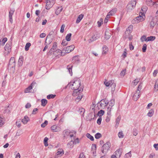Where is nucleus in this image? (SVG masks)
Wrapping results in <instances>:
<instances>
[{"instance_id": "1", "label": "nucleus", "mask_w": 158, "mask_h": 158, "mask_svg": "<svg viewBox=\"0 0 158 158\" xmlns=\"http://www.w3.org/2000/svg\"><path fill=\"white\" fill-rule=\"evenodd\" d=\"M72 89L74 90L73 93V96H75L78 92L80 93L83 91V89L81 86V81L79 79L75 80L73 84L70 82L69 84Z\"/></svg>"}, {"instance_id": "2", "label": "nucleus", "mask_w": 158, "mask_h": 158, "mask_svg": "<svg viewBox=\"0 0 158 158\" xmlns=\"http://www.w3.org/2000/svg\"><path fill=\"white\" fill-rule=\"evenodd\" d=\"M110 146V143L109 142H107L104 144L101 149L102 153L104 154H106L109 150Z\"/></svg>"}, {"instance_id": "3", "label": "nucleus", "mask_w": 158, "mask_h": 158, "mask_svg": "<svg viewBox=\"0 0 158 158\" xmlns=\"http://www.w3.org/2000/svg\"><path fill=\"white\" fill-rule=\"evenodd\" d=\"M136 4V2L135 0H132L130 2L127 6V10L128 12L131 11L135 7Z\"/></svg>"}, {"instance_id": "4", "label": "nucleus", "mask_w": 158, "mask_h": 158, "mask_svg": "<svg viewBox=\"0 0 158 158\" xmlns=\"http://www.w3.org/2000/svg\"><path fill=\"white\" fill-rule=\"evenodd\" d=\"M142 88V85L140 84L138 87L137 89L135 92L134 94L133 98L134 101H137L139 98L140 95V91Z\"/></svg>"}, {"instance_id": "5", "label": "nucleus", "mask_w": 158, "mask_h": 158, "mask_svg": "<svg viewBox=\"0 0 158 158\" xmlns=\"http://www.w3.org/2000/svg\"><path fill=\"white\" fill-rule=\"evenodd\" d=\"M55 3V0H47L46 3V9L49 10Z\"/></svg>"}, {"instance_id": "6", "label": "nucleus", "mask_w": 158, "mask_h": 158, "mask_svg": "<svg viewBox=\"0 0 158 158\" xmlns=\"http://www.w3.org/2000/svg\"><path fill=\"white\" fill-rule=\"evenodd\" d=\"M15 64L16 62L14 57H11L8 64L9 67L10 68H14L15 69Z\"/></svg>"}, {"instance_id": "7", "label": "nucleus", "mask_w": 158, "mask_h": 158, "mask_svg": "<svg viewBox=\"0 0 158 158\" xmlns=\"http://www.w3.org/2000/svg\"><path fill=\"white\" fill-rule=\"evenodd\" d=\"M74 48V45H72L71 46H68L64 48L63 49V51H65V52L66 53H68L72 51L73 50Z\"/></svg>"}, {"instance_id": "8", "label": "nucleus", "mask_w": 158, "mask_h": 158, "mask_svg": "<svg viewBox=\"0 0 158 158\" xmlns=\"http://www.w3.org/2000/svg\"><path fill=\"white\" fill-rule=\"evenodd\" d=\"M100 106L103 109L108 104V101L106 99L102 100L99 102Z\"/></svg>"}, {"instance_id": "9", "label": "nucleus", "mask_w": 158, "mask_h": 158, "mask_svg": "<svg viewBox=\"0 0 158 158\" xmlns=\"http://www.w3.org/2000/svg\"><path fill=\"white\" fill-rule=\"evenodd\" d=\"M133 29V26L132 25H130L127 28L126 31L125 33L126 37H127L130 35V34L132 31Z\"/></svg>"}, {"instance_id": "10", "label": "nucleus", "mask_w": 158, "mask_h": 158, "mask_svg": "<svg viewBox=\"0 0 158 158\" xmlns=\"http://www.w3.org/2000/svg\"><path fill=\"white\" fill-rule=\"evenodd\" d=\"M11 43L8 42L6 45L5 47V50L6 51L9 53L11 51Z\"/></svg>"}, {"instance_id": "11", "label": "nucleus", "mask_w": 158, "mask_h": 158, "mask_svg": "<svg viewBox=\"0 0 158 158\" xmlns=\"http://www.w3.org/2000/svg\"><path fill=\"white\" fill-rule=\"evenodd\" d=\"M51 129L53 131L55 132H59L60 131L61 129L59 127L56 125H54L51 127Z\"/></svg>"}, {"instance_id": "12", "label": "nucleus", "mask_w": 158, "mask_h": 158, "mask_svg": "<svg viewBox=\"0 0 158 158\" xmlns=\"http://www.w3.org/2000/svg\"><path fill=\"white\" fill-rule=\"evenodd\" d=\"M52 41V38L51 37L50 35H48L45 40V44L49 45Z\"/></svg>"}, {"instance_id": "13", "label": "nucleus", "mask_w": 158, "mask_h": 158, "mask_svg": "<svg viewBox=\"0 0 158 158\" xmlns=\"http://www.w3.org/2000/svg\"><path fill=\"white\" fill-rule=\"evenodd\" d=\"M100 37V34L98 33H96L89 40V42H91L95 40H96L98 39Z\"/></svg>"}, {"instance_id": "14", "label": "nucleus", "mask_w": 158, "mask_h": 158, "mask_svg": "<svg viewBox=\"0 0 158 158\" xmlns=\"http://www.w3.org/2000/svg\"><path fill=\"white\" fill-rule=\"evenodd\" d=\"M144 13L141 12L139 13V16L136 17V19L139 21H142L144 20L143 16H144Z\"/></svg>"}, {"instance_id": "15", "label": "nucleus", "mask_w": 158, "mask_h": 158, "mask_svg": "<svg viewBox=\"0 0 158 158\" xmlns=\"http://www.w3.org/2000/svg\"><path fill=\"white\" fill-rule=\"evenodd\" d=\"M64 132L65 133H69L70 134V137L72 138V137L76 135V131H72L70 132H69L67 130H65Z\"/></svg>"}, {"instance_id": "16", "label": "nucleus", "mask_w": 158, "mask_h": 158, "mask_svg": "<svg viewBox=\"0 0 158 158\" xmlns=\"http://www.w3.org/2000/svg\"><path fill=\"white\" fill-rule=\"evenodd\" d=\"M29 117L27 116H25L22 119V122L24 124H26L28 122L29 120Z\"/></svg>"}, {"instance_id": "17", "label": "nucleus", "mask_w": 158, "mask_h": 158, "mask_svg": "<svg viewBox=\"0 0 158 158\" xmlns=\"http://www.w3.org/2000/svg\"><path fill=\"white\" fill-rule=\"evenodd\" d=\"M23 60V56H20L19 57L18 61V65L19 66H22Z\"/></svg>"}, {"instance_id": "18", "label": "nucleus", "mask_w": 158, "mask_h": 158, "mask_svg": "<svg viewBox=\"0 0 158 158\" xmlns=\"http://www.w3.org/2000/svg\"><path fill=\"white\" fill-rule=\"evenodd\" d=\"M111 35V33L108 31H106L105 32V38L106 40L109 39Z\"/></svg>"}, {"instance_id": "19", "label": "nucleus", "mask_w": 158, "mask_h": 158, "mask_svg": "<svg viewBox=\"0 0 158 158\" xmlns=\"http://www.w3.org/2000/svg\"><path fill=\"white\" fill-rule=\"evenodd\" d=\"M146 4L149 6H152L154 5V1L153 0H146Z\"/></svg>"}, {"instance_id": "20", "label": "nucleus", "mask_w": 158, "mask_h": 158, "mask_svg": "<svg viewBox=\"0 0 158 158\" xmlns=\"http://www.w3.org/2000/svg\"><path fill=\"white\" fill-rule=\"evenodd\" d=\"M83 16L84 15L83 14L79 15L77 19L76 23H79L83 19Z\"/></svg>"}, {"instance_id": "21", "label": "nucleus", "mask_w": 158, "mask_h": 158, "mask_svg": "<svg viewBox=\"0 0 158 158\" xmlns=\"http://www.w3.org/2000/svg\"><path fill=\"white\" fill-rule=\"evenodd\" d=\"M117 10L116 8H114L109 12L108 13L111 16H112L115 14Z\"/></svg>"}, {"instance_id": "22", "label": "nucleus", "mask_w": 158, "mask_h": 158, "mask_svg": "<svg viewBox=\"0 0 158 158\" xmlns=\"http://www.w3.org/2000/svg\"><path fill=\"white\" fill-rule=\"evenodd\" d=\"M111 83H112L110 87H111L112 91H114L115 89V88L116 86L114 82V81L113 80H111Z\"/></svg>"}, {"instance_id": "23", "label": "nucleus", "mask_w": 158, "mask_h": 158, "mask_svg": "<svg viewBox=\"0 0 158 158\" xmlns=\"http://www.w3.org/2000/svg\"><path fill=\"white\" fill-rule=\"evenodd\" d=\"M62 10L63 8L61 6L58 7L57 9L55 11V14L56 15H58L62 11Z\"/></svg>"}, {"instance_id": "24", "label": "nucleus", "mask_w": 158, "mask_h": 158, "mask_svg": "<svg viewBox=\"0 0 158 158\" xmlns=\"http://www.w3.org/2000/svg\"><path fill=\"white\" fill-rule=\"evenodd\" d=\"M64 154V151L63 150L61 149L60 151H58L56 153V154L59 156H60L63 155Z\"/></svg>"}, {"instance_id": "25", "label": "nucleus", "mask_w": 158, "mask_h": 158, "mask_svg": "<svg viewBox=\"0 0 158 158\" xmlns=\"http://www.w3.org/2000/svg\"><path fill=\"white\" fill-rule=\"evenodd\" d=\"M33 84V82L31 84V85L30 86L28 87V88H27L25 89V90L24 91V92L25 93H27L30 92V90H31L32 89V85Z\"/></svg>"}, {"instance_id": "26", "label": "nucleus", "mask_w": 158, "mask_h": 158, "mask_svg": "<svg viewBox=\"0 0 158 158\" xmlns=\"http://www.w3.org/2000/svg\"><path fill=\"white\" fill-rule=\"evenodd\" d=\"M115 155L117 156L119 158L121 154V152L119 149H117L115 152Z\"/></svg>"}, {"instance_id": "27", "label": "nucleus", "mask_w": 158, "mask_h": 158, "mask_svg": "<svg viewBox=\"0 0 158 158\" xmlns=\"http://www.w3.org/2000/svg\"><path fill=\"white\" fill-rule=\"evenodd\" d=\"M73 62L75 63H78L79 61V59L78 57L77 56H75L73 57L72 59Z\"/></svg>"}, {"instance_id": "28", "label": "nucleus", "mask_w": 158, "mask_h": 158, "mask_svg": "<svg viewBox=\"0 0 158 158\" xmlns=\"http://www.w3.org/2000/svg\"><path fill=\"white\" fill-rule=\"evenodd\" d=\"M74 144V142L73 141H71L69 142L67 145V146L68 148H72L73 147V144Z\"/></svg>"}, {"instance_id": "29", "label": "nucleus", "mask_w": 158, "mask_h": 158, "mask_svg": "<svg viewBox=\"0 0 158 158\" xmlns=\"http://www.w3.org/2000/svg\"><path fill=\"white\" fill-rule=\"evenodd\" d=\"M41 105L43 106H45L47 103V101L45 99H42L41 100Z\"/></svg>"}, {"instance_id": "30", "label": "nucleus", "mask_w": 158, "mask_h": 158, "mask_svg": "<svg viewBox=\"0 0 158 158\" xmlns=\"http://www.w3.org/2000/svg\"><path fill=\"white\" fill-rule=\"evenodd\" d=\"M154 114V111L153 109L150 110L148 113L147 115L150 117H151Z\"/></svg>"}, {"instance_id": "31", "label": "nucleus", "mask_w": 158, "mask_h": 158, "mask_svg": "<svg viewBox=\"0 0 158 158\" xmlns=\"http://www.w3.org/2000/svg\"><path fill=\"white\" fill-rule=\"evenodd\" d=\"M82 98V95L80 94L76 98L75 101L76 102H78Z\"/></svg>"}, {"instance_id": "32", "label": "nucleus", "mask_w": 158, "mask_h": 158, "mask_svg": "<svg viewBox=\"0 0 158 158\" xmlns=\"http://www.w3.org/2000/svg\"><path fill=\"white\" fill-rule=\"evenodd\" d=\"M72 34L71 33L68 34L66 36L65 38L66 40L67 41H69L71 40V36Z\"/></svg>"}, {"instance_id": "33", "label": "nucleus", "mask_w": 158, "mask_h": 158, "mask_svg": "<svg viewBox=\"0 0 158 158\" xmlns=\"http://www.w3.org/2000/svg\"><path fill=\"white\" fill-rule=\"evenodd\" d=\"M156 38L155 36H150L147 38V41L154 40Z\"/></svg>"}, {"instance_id": "34", "label": "nucleus", "mask_w": 158, "mask_h": 158, "mask_svg": "<svg viewBox=\"0 0 158 158\" xmlns=\"http://www.w3.org/2000/svg\"><path fill=\"white\" fill-rule=\"evenodd\" d=\"M104 113V111L102 110H100L98 113V115L99 117H101Z\"/></svg>"}, {"instance_id": "35", "label": "nucleus", "mask_w": 158, "mask_h": 158, "mask_svg": "<svg viewBox=\"0 0 158 158\" xmlns=\"http://www.w3.org/2000/svg\"><path fill=\"white\" fill-rule=\"evenodd\" d=\"M31 46V44L30 43H27L25 46V50L26 51H28Z\"/></svg>"}, {"instance_id": "36", "label": "nucleus", "mask_w": 158, "mask_h": 158, "mask_svg": "<svg viewBox=\"0 0 158 158\" xmlns=\"http://www.w3.org/2000/svg\"><path fill=\"white\" fill-rule=\"evenodd\" d=\"M86 136L91 141H93L94 140L93 137L91 135L87 133L86 134Z\"/></svg>"}, {"instance_id": "37", "label": "nucleus", "mask_w": 158, "mask_h": 158, "mask_svg": "<svg viewBox=\"0 0 158 158\" xmlns=\"http://www.w3.org/2000/svg\"><path fill=\"white\" fill-rule=\"evenodd\" d=\"M56 96V95H55V94H49L47 96V98L48 99H49L51 98H54Z\"/></svg>"}, {"instance_id": "38", "label": "nucleus", "mask_w": 158, "mask_h": 158, "mask_svg": "<svg viewBox=\"0 0 158 158\" xmlns=\"http://www.w3.org/2000/svg\"><path fill=\"white\" fill-rule=\"evenodd\" d=\"M103 19L101 18L99 21H98L97 23L98 27H100L103 23Z\"/></svg>"}, {"instance_id": "39", "label": "nucleus", "mask_w": 158, "mask_h": 158, "mask_svg": "<svg viewBox=\"0 0 158 158\" xmlns=\"http://www.w3.org/2000/svg\"><path fill=\"white\" fill-rule=\"evenodd\" d=\"M156 24L155 22L152 19L151 21L150 22V26L152 27H153Z\"/></svg>"}, {"instance_id": "40", "label": "nucleus", "mask_w": 158, "mask_h": 158, "mask_svg": "<svg viewBox=\"0 0 158 158\" xmlns=\"http://www.w3.org/2000/svg\"><path fill=\"white\" fill-rule=\"evenodd\" d=\"M15 11V10L13 9H11L9 11V17H12V16L14 12Z\"/></svg>"}, {"instance_id": "41", "label": "nucleus", "mask_w": 158, "mask_h": 158, "mask_svg": "<svg viewBox=\"0 0 158 158\" xmlns=\"http://www.w3.org/2000/svg\"><path fill=\"white\" fill-rule=\"evenodd\" d=\"M48 138L47 137H45L44 139V145L45 146H48L47 141H48Z\"/></svg>"}, {"instance_id": "42", "label": "nucleus", "mask_w": 158, "mask_h": 158, "mask_svg": "<svg viewBox=\"0 0 158 158\" xmlns=\"http://www.w3.org/2000/svg\"><path fill=\"white\" fill-rule=\"evenodd\" d=\"M131 156V151L129 152L126 153L125 156H124V158H129V157H130Z\"/></svg>"}, {"instance_id": "43", "label": "nucleus", "mask_w": 158, "mask_h": 158, "mask_svg": "<svg viewBox=\"0 0 158 158\" xmlns=\"http://www.w3.org/2000/svg\"><path fill=\"white\" fill-rule=\"evenodd\" d=\"M111 108H112V107L110 106V107H108L107 108V114L108 115H111Z\"/></svg>"}, {"instance_id": "44", "label": "nucleus", "mask_w": 158, "mask_h": 158, "mask_svg": "<svg viewBox=\"0 0 158 158\" xmlns=\"http://www.w3.org/2000/svg\"><path fill=\"white\" fill-rule=\"evenodd\" d=\"M114 100L111 99L110 100V101L109 102V105L110 106L112 107V106L114 105Z\"/></svg>"}, {"instance_id": "45", "label": "nucleus", "mask_w": 158, "mask_h": 158, "mask_svg": "<svg viewBox=\"0 0 158 158\" xmlns=\"http://www.w3.org/2000/svg\"><path fill=\"white\" fill-rule=\"evenodd\" d=\"M154 88L155 90H158V79L156 81Z\"/></svg>"}, {"instance_id": "46", "label": "nucleus", "mask_w": 158, "mask_h": 158, "mask_svg": "<svg viewBox=\"0 0 158 158\" xmlns=\"http://www.w3.org/2000/svg\"><path fill=\"white\" fill-rule=\"evenodd\" d=\"M101 134L99 133H96L95 135V138L96 139H98L101 138Z\"/></svg>"}, {"instance_id": "47", "label": "nucleus", "mask_w": 158, "mask_h": 158, "mask_svg": "<svg viewBox=\"0 0 158 158\" xmlns=\"http://www.w3.org/2000/svg\"><path fill=\"white\" fill-rule=\"evenodd\" d=\"M22 134V132L21 130L18 131L16 132L15 137H17L18 136Z\"/></svg>"}, {"instance_id": "48", "label": "nucleus", "mask_w": 158, "mask_h": 158, "mask_svg": "<svg viewBox=\"0 0 158 158\" xmlns=\"http://www.w3.org/2000/svg\"><path fill=\"white\" fill-rule=\"evenodd\" d=\"M72 66L71 65H68L67 69L68 70V71L69 72V73L70 74H71L70 71L71 70V73H72Z\"/></svg>"}, {"instance_id": "49", "label": "nucleus", "mask_w": 158, "mask_h": 158, "mask_svg": "<svg viewBox=\"0 0 158 158\" xmlns=\"http://www.w3.org/2000/svg\"><path fill=\"white\" fill-rule=\"evenodd\" d=\"M57 46V43L56 42H55L53 43V45L51 49L54 50L56 49Z\"/></svg>"}, {"instance_id": "50", "label": "nucleus", "mask_w": 158, "mask_h": 158, "mask_svg": "<svg viewBox=\"0 0 158 158\" xmlns=\"http://www.w3.org/2000/svg\"><path fill=\"white\" fill-rule=\"evenodd\" d=\"M120 120V118L118 117L116 120V124L115 126H118L119 123V121Z\"/></svg>"}, {"instance_id": "51", "label": "nucleus", "mask_w": 158, "mask_h": 158, "mask_svg": "<svg viewBox=\"0 0 158 158\" xmlns=\"http://www.w3.org/2000/svg\"><path fill=\"white\" fill-rule=\"evenodd\" d=\"M7 39L6 38H4L1 41L2 46H3L5 43V42L7 41Z\"/></svg>"}, {"instance_id": "52", "label": "nucleus", "mask_w": 158, "mask_h": 158, "mask_svg": "<svg viewBox=\"0 0 158 158\" xmlns=\"http://www.w3.org/2000/svg\"><path fill=\"white\" fill-rule=\"evenodd\" d=\"M48 122L47 120H45L44 123H42L41 125V127H45L48 124Z\"/></svg>"}, {"instance_id": "53", "label": "nucleus", "mask_w": 158, "mask_h": 158, "mask_svg": "<svg viewBox=\"0 0 158 158\" xmlns=\"http://www.w3.org/2000/svg\"><path fill=\"white\" fill-rule=\"evenodd\" d=\"M147 38H146V36L145 35H143L141 38V40L142 41H147Z\"/></svg>"}, {"instance_id": "54", "label": "nucleus", "mask_w": 158, "mask_h": 158, "mask_svg": "<svg viewBox=\"0 0 158 158\" xmlns=\"http://www.w3.org/2000/svg\"><path fill=\"white\" fill-rule=\"evenodd\" d=\"M147 45L145 44L143 45L142 48V51L143 52H146L147 49Z\"/></svg>"}, {"instance_id": "55", "label": "nucleus", "mask_w": 158, "mask_h": 158, "mask_svg": "<svg viewBox=\"0 0 158 158\" xmlns=\"http://www.w3.org/2000/svg\"><path fill=\"white\" fill-rule=\"evenodd\" d=\"M4 123L3 121V118L2 117H0V127H2Z\"/></svg>"}, {"instance_id": "56", "label": "nucleus", "mask_w": 158, "mask_h": 158, "mask_svg": "<svg viewBox=\"0 0 158 158\" xmlns=\"http://www.w3.org/2000/svg\"><path fill=\"white\" fill-rule=\"evenodd\" d=\"M67 44V42L66 40H63L61 43V44L64 46L66 45Z\"/></svg>"}, {"instance_id": "57", "label": "nucleus", "mask_w": 158, "mask_h": 158, "mask_svg": "<svg viewBox=\"0 0 158 158\" xmlns=\"http://www.w3.org/2000/svg\"><path fill=\"white\" fill-rule=\"evenodd\" d=\"M65 27V26L64 24H63L61 27V28L60 30V32L62 33L64 31V29Z\"/></svg>"}, {"instance_id": "58", "label": "nucleus", "mask_w": 158, "mask_h": 158, "mask_svg": "<svg viewBox=\"0 0 158 158\" xmlns=\"http://www.w3.org/2000/svg\"><path fill=\"white\" fill-rule=\"evenodd\" d=\"M139 79H136L133 82L134 85L135 86L137 83L139 82Z\"/></svg>"}, {"instance_id": "59", "label": "nucleus", "mask_w": 158, "mask_h": 158, "mask_svg": "<svg viewBox=\"0 0 158 158\" xmlns=\"http://www.w3.org/2000/svg\"><path fill=\"white\" fill-rule=\"evenodd\" d=\"M118 136L119 138H122L123 137V135L122 132H120L118 133Z\"/></svg>"}, {"instance_id": "60", "label": "nucleus", "mask_w": 158, "mask_h": 158, "mask_svg": "<svg viewBox=\"0 0 158 158\" xmlns=\"http://www.w3.org/2000/svg\"><path fill=\"white\" fill-rule=\"evenodd\" d=\"M111 80H110L109 81H108V82L104 81V84L106 86H110V82L111 83Z\"/></svg>"}, {"instance_id": "61", "label": "nucleus", "mask_w": 158, "mask_h": 158, "mask_svg": "<svg viewBox=\"0 0 158 158\" xmlns=\"http://www.w3.org/2000/svg\"><path fill=\"white\" fill-rule=\"evenodd\" d=\"M101 121H102V118L101 117H99L98 119L97 120V123L100 125L101 124Z\"/></svg>"}, {"instance_id": "62", "label": "nucleus", "mask_w": 158, "mask_h": 158, "mask_svg": "<svg viewBox=\"0 0 158 158\" xmlns=\"http://www.w3.org/2000/svg\"><path fill=\"white\" fill-rule=\"evenodd\" d=\"M133 135L136 136L138 134V132L136 129H134L133 130Z\"/></svg>"}, {"instance_id": "63", "label": "nucleus", "mask_w": 158, "mask_h": 158, "mask_svg": "<svg viewBox=\"0 0 158 158\" xmlns=\"http://www.w3.org/2000/svg\"><path fill=\"white\" fill-rule=\"evenodd\" d=\"M78 158H85V156L84 155L83 153L82 152L80 154Z\"/></svg>"}, {"instance_id": "64", "label": "nucleus", "mask_w": 158, "mask_h": 158, "mask_svg": "<svg viewBox=\"0 0 158 158\" xmlns=\"http://www.w3.org/2000/svg\"><path fill=\"white\" fill-rule=\"evenodd\" d=\"M154 147L156 149V150H158V144L155 143L153 145Z\"/></svg>"}]
</instances>
